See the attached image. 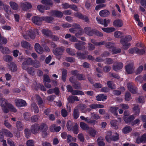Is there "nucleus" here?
<instances>
[{
  "mask_svg": "<svg viewBox=\"0 0 146 146\" xmlns=\"http://www.w3.org/2000/svg\"><path fill=\"white\" fill-rule=\"evenodd\" d=\"M21 44L23 48L31 50L33 47L29 42L26 41H23L21 42Z\"/></svg>",
  "mask_w": 146,
  "mask_h": 146,
  "instance_id": "obj_17",
  "label": "nucleus"
},
{
  "mask_svg": "<svg viewBox=\"0 0 146 146\" xmlns=\"http://www.w3.org/2000/svg\"><path fill=\"white\" fill-rule=\"evenodd\" d=\"M96 131L93 128L90 129L89 130V133L90 135L93 137H95L96 133Z\"/></svg>",
  "mask_w": 146,
  "mask_h": 146,
  "instance_id": "obj_53",
  "label": "nucleus"
},
{
  "mask_svg": "<svg viewBox=\"0 0 146 146\" xmlns=\"http://www.w3.org/2000/svg\"><path fill=\"white\" fill-rule=\"evenodd\" d=\"M8 102L6 99L3 98H0V106L1 107L3 112L5 113H7L9 112L8 109L7 108L8 107V105L10 104Z\"/></svg>",
  "mask_w": 146,
  "mask_h": 146,
  "instance_id": "obj_4",
  "label": "nucleus"
},
{
  "mask_svg": "<svg viewBox=\"0 0 146 146\" xmlns=\"http://www.w3.org/2000/svg\"><path fill=\"white\" fill-rule=\"evenodd\" d=\"M123 66V64L120 62H117L114 63L113 66V69L115 71L121 69Z\"/></svg>",
  "mask_w": 146,
  "mask_h": 146,
  "instance_id": "obj_11",
  "label": "nucleus"
},
{
  "mask_svg": "<svg viewBox=\"0 0 146 146\" xmlns=\"http://www.w3.org/2000/svg\"><path fill=\"white\" fill-rule=\"evenodd\" d=\"M90 108L93 109H96L97 108H103L104 106L100 104H92L89 105Z\"/></svg>",
  "mask_w": 146,
  "mask_h": 146,
  "instance_id": "obj_25",
  "label": "nucleus"
},
{
  "mask_svg": "<svg viewBox=\"0 0 146 146\" xmlns=\"http://www.w3.org/2000/svg\"><path fill=\"white\" fill-rule=\"evenodd\" d=\"M74 47L78 50H81L85 48V46H82L78 42V43L75 44Z\"/></svg>",
  "mask_w": 146,
  "mask_h": 146,
  "instance_id": "obj_45",
  "label": "nucleus"
},
{
  "mask_svg": "<svg viewBox=\"0 0 146 146\" xmlns=\"http://www.w3.org/2000/svg\"><path fill=\"white\" fill-rule=\"evenodd\" d=\"M33 22L38 25H40L42 23V21H43L42 17L35 16L33 17L32 19Z\"/></svg>",
  "mask_w": 146,
  "mask_h": 146,
  "instance_id": "obj_8",
  "label": "nucleus"
},
{
  "mask_svg": "<svg viewBox=\"0 0 146 146\" xmlns=\"http://www.w3.org/2000/svg\"><path fill=\"white\" fill-rule=\"evenodd\" d=\"M94 30L91 29L90 27H86L84 28V31L87 35L92 36L94 34Z\"/></svg>",
  "mask_w": 146,
  "mask_h": 146,
  "instance_id": "obj_16",
  "label": "nucleus"
},
{
  "mask_svg": "<svg viewBox=\"0 0 146 146\" xmlns=\"http://www.w3.org/2000/svg\"><path fill=\"white\" fill-rule=\"evenodd\" d=\"M9 68L13 71H16L17 69V67L15 63L12 62L10 63L9 65Z\"/></svg>",
  "mask_w": 146,
  "mask_h": 146,
  "instance_id": "obj_39",
  "label": "nucleus"
},
{
  "mask_svg": "<svg viewBox=\"0 0 146 146\" xmlns=\"http://www.w3.org/2000/svg\"><path fill=\"white\" fill-rule=\"evenodd\" d=\"M138 144L141 143H146V134H144L141 137H138L136 139V142Z\"/></svg>",
  "mask_w": 146,
  "mask_h": 146,
  "instance_id": "obj_14",
  "label": "nucleus"
},
{
  "mask_svg": "<svg viewBox=\"0 0 146 146\" xmlns=\"http://www.w3.org/2000/svg\"><path fill=\"white\" fill-rule=\"evenodd\" d=\"M39 131L41 130L42 131H46L48 129L47 125L44 123H42L40 125H39Z\"/></svg>",
  "mask_w": 146,
  "mask_h": 146,
  "instance_id": "obj_28",
  "label": "nucleus"
},
{
  "mask_svg": "<svg viewBox=\"0 0 146 146\" xmlns=\"http://www.w3.org/2000/svg\"><path fill=\"white\" fill-rule=\"evenodd\" d=\"M3 60L7 62H10L13 60L12 57L9 55H5L3 57Z\"/></svg>",
  "mask_w": 146,
  "mask_h": 146,
  "instance_id": "obj_55",
  "label": "nucleus"
},
{
  "mask_svg": "<svg viewBox=\"0 0 146 146\" xmlns=\"http://www.w3.org/2000/svg\"><path fill=\"white\" fill-rule=\"evenodd\" d=\"M119 108L116 107H110L109 110L113 114L116 116L118 115L117 110Z\"/></svg>",
  "mask_w": 146,
  "mask_h": 146,
  "instance_id": "obj_31",
  "label": "nucleus"
},
{
  "mask_svg": "<svg viewBox=\"0 0 146 146\" xmlns=\"http://www.w3.org/2000/svg\"><path fill=\"white\" fill-rule=\"evenodd\" d=\"M33 66L36 68H39L40 66V62L37 60H35L34 62H33Z\"/></svg>",
  "mask_w": 146,
  "mask_h": 146,
  "instance_id": "obj_63",
  "label": "nucleus"
},
{
  "mask_svg": "<svg viewBox=\"0 0 146 146\" xmlns=\"http://www.w3.org/2000/svg\"><path fill=\"white\" fill-rule=\"evenodd\" d=\"M132 130V128L130 126H126L122 129V132L124 133H128Z\"/></svg>",
  "mask_w": 146,
  "mask_h": 146,
  "instance_id": "obj_42",
  "label": "nucleus"
},
{
  "mask_svg": "<svg viewBox=\"0 0 146 146\" xmlns=\"http://www.w3.org/2000/svg\"><path fill=\"white\" fill-rule=\"evenodd\" d=\"M8 107L7 108L9 109L10 110L14 112H16L17 111V109L15 108L11 104L8 105Z\"/></svg>",
  "mask_w": 146,
  "mask_h": 146,
  "instance_id": "obj_62",
  "label": "nucleus"
},
{
  "mask_svg": "<svg viewBox=\"0 0 146 146\" xmlns=\"http://www.w3.org/2000/svg\"><path fill=\"white\" fill-rule=\"evenodd\" d=\"M3 131L6 136L10 137H13V135L9 131L6 129H3Z\"/></svg>",
  "mask_w": 146,
  "mask_h": 146,
  "instance_id": "obj_47",
  "label": "nucleus"
},
{
  "mask_svg": "<svg viewBox=\"0 0 146 146\" xmlns=\"http://www.w3.org/2000/svg\"><path fill=\"white\" fill-rule=\"evenodd\" d=\"M125 68L127 74H130L133 73L134 71V67L133 62L126 65Z\"/></svg>",
  "mask_w": 146,
  "mask_h": 146,
  "instance_id": "obj_7",
  "label": "nucleus"
},
{
  "mask_svg": "<svg viewBox=\"0 0 146 146\" xmlns=\"http://www.w3.org/2000/svg\"><path fill=\"white\" fill-rule=\"evenodd\" d=\"M24 118L25 120L29 121L31 119V114L28 112H26L23 114Z\"/></svg>",
  "mask_w": 146,
  "mask_h": 146,
  "instance_id": "obj_57",
  "label": "nucleus"
},
{
  "mask_svg": "<svg viewBox=\"0 0 146 146\" xmlns=\"http://www.w3.org/2000/svg\"><path fill=\"white\" fill-rule=\"evenodd\" d=\"M64 50V49L63 47H58L53 50V52L55 55L58 56L62 55Z\"/></svg>",
  "mask_w": 146,
  "mask_h": 146,
  "instance_id": "obj_10",
  "label": "nucleus"
},
{
  "mask_svg": "<svg viewBox=\"0 0 146 146\" xmlns=\"http://www.w3.org/2000/svg\"><path fill=\"white\" fill-rule=\"evenodd\" d=\"M38 9L41 12L43 13L44 10H49L50 7L48 6H44L42 5H38L37 6Z\"/></svg>",
  "mask_w": 146,
  "mask_h": 146,
  "instance_id": "obj_19",
  "label": "nucleus"
},
{
  "mask_svg": "<svg viewBox=\"0 0 146 146\" xmlns=\"http://www.w3.org/2000/svg\"><path fill=\"white\" fill-rule=\"evenodd\" d=\"M131 99V94L129 92L126 93L125 95V100L126 101H128Z\"/></svg>",
  "mask_w": 146,
  "mask_h": 146,
  "instance_id": "obj_60",
  "label": "nucleus"
},
{
  "mask_svg": "<svg viewBox=\"0 0 146 146\" xmlns=\"http://www.w3.org/2000/svg\"><path fill=\"white\" fill-rule=\"evenodd\" d=\"M135 117L133 115L124 117L123 118L125 122L127 123H130L134 119Z\"/></svg>",
  "mask_w": 146,
  "mask_h": 146,
  "instance_id": "obj_23",
  "label": "nucleus"
},
{
  "mask_svg": "<svg viewBox=\"0 0 146 146\" xmlns=\"http://www.w3.org/2000/svg\"><path fill=\"white\" fill-rule=\"evenodd\" d=\"M136 53L139 54V55H142L144 54L146 52V48H143L141 49H139L138 48L136 47Z\"/></svg>",
  "mask_w": 146,
  "mask_h": 146,
  "instance_id": "obj_27",
  "label": "nucleus"
},
{
  "mask_svg": "<svg viewBox=\"0 0 146 146\" xmlns=\"http://www.w3.org/2000/svg\"><path fill=\"white\" fill-rule=\"evenodd\" d=\"M105 60V63L108 64H111L113 62V61L112 59L110 58H106Z\"/></svg>",
  "mask_w": 146,
  "mask_h": 146,
  "instance_id": "obj_64",
  "label": "nucleus"
},
{
  "mask_svg": "<svg viewBox=\"0 0 146 146\" xmlns=\"http://www.w3.org/2000/svg\"><path fill=\"white\" fill-rule=\"evenodd\" d=\"M73 125L74 123H73L71 121H68L66 124V126L68 130L70 131H72Z\"/></svg>",
  "mask_w": 146,
  "mask_h": 146,
  "instance_id": "obj_34",
  "label": "nucleus"
},
{
  "mask_svg": "<svg viewBox=\"0 0 146 146\" xmlns=\"http://www.w3.org/2000/svg\"><path fill=\"white\" fill-rule=\"evenodd\" d=\"M42 32L44 35L49 37L52 33L50 31L46 29L42 30Z\"/></svg>",
  "mask_w": 146,
  "mask_h": 146,
  "instance_id": "obj_35",
  "label": "nucleus"
},
{
  "mask_svg": "<svg viewBox=\"0 0 146 146\" xmlns=\"http://www.w3.org/2000/svg\"><path fill=\"white\" fill-rule=\"evenodd\" d=\"M127 87L128 90L132 93L133 94H136L137 93V88L133 83H128L127 84Z\"/></svg>",
  "mask_w": 146,
  "mask_h": 146,
  "instance_id": "obj_6",
  "label": "nucleus"
},
{
  "mask_svg": "<svg viewBox=\"0 0 146 146\" xmlns=\"http://www.w3.org/2000/svg\"><path fill=\"white\" fill-rule=\"evenodd\" d=\"M119 137V135L117 133H114L113 135H112V132L109 131L107 132V135L106 136L105 139L106 140L109 142L110 140L113 141H117Z\"/></svg>",
  "mask_w": 146,
  "mask_h": 146,
  "instance_id": "obj_2",
  "label": "nucleus"
},
{
  "mask_svg": "<svg viewBox=\"0 0 146 146\" xmlns=\"http://www.w3.org/2000/svg\"><path fill=\"white\" fill-rule=\"evenodd\" d=\"M61 129L60 126L56 127L55 124H53L50 127V130L52 132H58Z\"/></svg>",
  "mask_w": 146,
  "mask_h": 146,
  "instance_id": "obj_22",
  "label": "nucleus"
},
{
  "mask_svg": "<svg viewBox=\"0 0 146 146\" xmlns=\"http://www.w3.org/2000/svg\"><path fill=\"white\" fill-rule=\"evenodd\" d=\"M110 13L108 10L105 9L100 11L99 14L102 17H106L110 15Z\"/></svg>",
  "mask_w": 146,
  "mask_h": 146,
  "instance_id": "obj_24",
  "label": "nucleus"
},
{
  "mask_svg": "<svg viewBox=\"0 0 146 146\" xmlns=\"http://www.w3.org/2000/svg\"><path fill=\"white\" fill-rule=\"evenodd\" d=\"M21 6L22 9L24 11H26L32 7L30 3L26 2L21 3Z\"/></svg>",
  "mask_w": 146,
  "mask_h": 146,
  "instance_id": "obj_15",
  "label": "nucleus"
},
{
  "mask_svg": "<svg viewBox=\"0 0 146 146\" xmlns=\"http://www.w3.org/2000/svg\"><path fill=\"white\" fill-rule=\"evenodd\" d=\"M42 19L43 21H44L48 23H50L52 21L53 19L54 18L52 17H42Z\"/></svg>",
  "mask_w": 146,
  "mask_h": 146,
  "instance_id": "obj_44",
  "label": "nucleus"
},
{
  "mask_svg": "<svg viewBox=\"0 0 146 146\" xmlns=\"http://www.w3.org/2000/svg\"><path fill=\"white\" fill-rule=\"evenodd\" d=\"M114 35L116 38H120L122 37L123 33L120 31H116L114 33Z\"/></svg>",
  "mask_w": 146,
  "mask_h": 146,
  "instance_id": "obj_59",
  "label": "nucleus"
},
{
  "mask_svg": "<svg viewBox=\"0 0 146 146\" xmlns=\"http://www.w3.org/2000/svg\"><path fill=\"white\" fill-rule=\"evenodd\" d=\"M110 123L111 126L114 128V129H118V121L115 120H113L110 122Z\"/></svg>",
  "mask_w": 146,
  "mask_h": 146,
  "instance_id": "obj_29",
  "label": "nucleus"
},
{
  "mask_svg": "<svg viewBox=\"0 0 146 146\" xmlns=\"http://www.w3.org/2000/svg\"><path fill=\"white\" fill-rule=\"evenodd\" d=\"M67 74V70L66 69H63L62 72V79L64 82H65L66 81Z\"/></svg>",
  "mask_w": 146,
  "mask_h": 146,
  "instance_id": "obj_46",
  "label": "nucleus"
},
{
  "mask_svg": "<svg viewBox=\"0 0 146 146\" xmlns=\"http://www.w3.org/2000/svg\"><path fill=\"white\" fill-rule=\"evenodd\" d=\"M132 40V37L130 35H127L124 38L121 39L120 42L122 45L123 48L125 50L127 49L131 45L130 43L127 42Z\"/></svg>",
  "mask_w": 146,
  "mask_h": 146,
  "instance_id": "obj_1",
  "label": "nucleus"
},
{
  "mask_svg": "<svg viewBox=\"0 0 146 146\" xmlns=\"http://www.w3.org/2000/svg\"><path fill=\"white\" fill-rule=\"evenodd\" d=\"M72 86L75 89L79 90L81 88V84L79 82L76 81L72 84Z\"/></svg>",
  "mask_w": 146,
  "mask_h": 146,
  "instance_id": "obj_38",
  "label": "nucleus"
},
{
  "mask_svg": "<svg viewBox=\"0 0 146 146\" xmlns=\"http://www.w3.org/2000/svg\"><path fill=\"white\" fill-rule=\"evenodd\" d=\"M2 53L4 54H9L10 52V51L8 48L7 47L2 46L0 50Z\"/></svg>",
  "mask_w": 146,
  "mask_h": 146,
  "instance_id": "obj_48",
  "label": "nucleus"
},
{
  "mask_svg": "<svg viewBox=\"0 0 146 146\" xmlns=\"http://www.w3.org/2000/svg\"><path fill=\"white\" fill-rule=\"evenodd\" d=\"M80 112L78 108H74L73 111V117L75 119H77L79 117Z\"/></svg>",
  "mask_w": 146,
  "mask_h": 146,
  "instance_id": "obj_36",
  "label": "nucleus"
},
{
  "mask_svg": "<svg viewBox=\"0 0 146 146\" xmlns=\"http://www.w3.org/2000/svg\"><path fill=\"white\" fill-rule=\"evenodd\" d=\"M16 127L19 131H22L23 129L24 125L22 122L18 121L16 122Z\"/></svg>",
  "mask_w": 146,
  "mask_h": 146,
  "instance_id": "obj_30",
  "label": "nucleus"
},
{
  "mask_svg": "<svg viewBox=\"0 0 146 146\" xmlns=\"http://www.w3.org/2000/svg\"><path fill=\"white\" fill-rule=\"evenodd\" d=\"M33 60L31 58L28 57L25 58L22 64V68L24 70L27 68L28 66L33 65Z\"/></svg>",
  "mask_w": 146,
  "mask_h": 146,
  "instance_id": "obj_5",
  "label": "nucleus"
},
{
  "mask_svg": "<svg viewBox=\"0 0 146 146\" xmlns=\"http://www.w3.org/2000/svg\"><path fill=\"white\" fill-rule=\"evenodd\" d=\"M42 3L47 5L46 6H48L52 7L53 5V1L51 0H42L41 1Z\"/></svg>",
  "mask_w": 146,
  "mask_h": 146,
  "instance_id": "obj_26",
  "label": "nucleus"
},
{
  "mask_svg": "<svg viewBox=\"0 0 146 146\" xmlns=\"http://www.w3.org/2000/svg\"><path fill=\"white\" fill-rule=\"evenodd\" d=\"M80 127L82 130L86 131L89 129V128L88 125L84 122H80Z\"/></svg>",
  "mask_w": 146,
  "mask_h": 146,
  "instance_id": "obj_33",
  "label": "nucleus"
},
{
  "mask_svg": "<svg viewBox=\"0 0 146 146\" xmlns=\"http://www.w3.org/2000/svg\"><path fill=\"white\" fill-rule=\"evenodd\" d=\"M31 109L32 111H33L35 113H37L39 112L38 108L36 104L33 103L31 105Z\"/></svg>",
  "mask_w": 146,
  "mask_h": 146,
  "instance_id": "obj_20",
  "label": "nucleus"
},
{
  "mask_svg": "<svg viewBox=\"0 0 146 146\" xmlns=\"http://www.w3.org/2000/svg\"><path fill=\"white\" fill-rule=\"evenodd\" d=\"M22 35L24 38L27 40L29 39L30 38L34 39L35 38V33L31 29L27 31L25 30L23 32Z\"/></svg>",
  "mask_w": 146,
  "mask_h": 146,
  "instance_id": "obj_3",
  "label": "nucleus"
},
{
  "mask_svg": "<svg viewBox=\"0 0 146 146\" xmlns=\"http://www.w3.org/2000/svg\"><path fill=\"white\" fill-rule=\"evenodd\" d=\"M36 98L38 106L40 105L41 104H43V101L42 100L41 98L39 96L36 95Z\"/></svg>",
  "mask_w": 146,
  "mask_h": 146,
  "instance_id": "obj_56",
  "label": "nucleus"
},
{
  "mask_svg": "<svg viewBox=\"0 0 146 146\" xmlns=\"http://www.w3.org/2000/svg\"><path fill=\"white\" fill-rule=\"evenodd\" d=\"M134 114L137 115L140 112V109L138 106H135L133 108Z\"/></svg>",
  "mask_w": 146,
  "mask_h": 146,
  "instance_id": "obj_52",
  "label": "nucleus"
},
{
  "mask_svg": "<svg viewBox=\"0 0 146 146\" xmlns=\"http://www.w3.org/2000/svg\"><path fill=\"white\" fill-rule=\"evenodd\" d=\"M96 100L98 101H104L106 99L107 97L103 94H99L96 96Z\"/></svg>",
  "mask_w": 146,
  "mask_h": 146,
  "instance_id": "obj_32",
  "label": "nucleus"
},
{
  "mask_svg": "<svg viewBox=\"0 0 146 146\" xmlns=\"http://www.w3.org/2000/svg\"><path fill=\"white\" fill-rule=\"evenodd\" d=\"M102 30L104 32L106 33H111L114 31L115 29L113 27L102 28Z\"/></svg>",
  "mask_w": 146,
  "mask_h": 146,
  "instance_id": "obj_37",
  "label": "nucleus"
},
{
  "mask_svg": "<svg viewBox=\"0 0 146 146\" xmlns=\"http://www.w3.org/2000/svg\"><path fill=\"white\" fill-rule=\"evenodd\" d=\"M77 80H84L86 79L85 76L82 74H79L76 76Z\"/></svg>",
  "mask_w": 146,
  "mask_h": 146,
  "instance_id": "obj_41",
  "label": "nucleus"
},
{
  "mask_svg": "<svg viewBox=\"0 0 146 146\" xmlns=\"http://www.w3.org/2000/svg\"><path fill=\"white\" fill-rule=\"evenodd\" d=\"M24 132L25 137L28 138L31 135V130H30L28 128H26L24 130Z\"/></svg>",
  "mask_w": 146,
  "mask_h": 146,
  "instance_id": "obj_58",
  "label": "nucleus"
},
{
  "mask_svg": "<svg viewBox=\"0 0 146 146\" xmlns=\"http://www.w3.org/2000/svg\"><path fill=\"white\" fill-rule=\"evenodd\" d=\"M25 70H27V72L30 74L33 75L35 72V69L32 67H27V68Z\"/></svg>",
  "mask_w": 146,
  "mask_h": 146,
  "instance_id": "obj_50",
  "label": "nucleus"
},
{
  "mask_svg": "<svg viewBox=\"0 0 146 146\" xmlns=\"http://www.w3.org/2000/svg\"><path fill=\"white\" fill-rule=\"evenodd\" d=\"M123 24V21L120 19H117L114 20L113 23L114 26L118 27H121Z\"/></svg>",
  "mask_w": 146,
  "mask_h": 146,
  "instance_id": "obj_21",
  "label": "nucleus"
},
{
  "mask_svg": "<svg viewBox=\"0 0 146 146\" xmlns=\"http://www.w3.org/2000/svg\"><path fill=\"white\" fill-rule=\"evenodd\" d=\"M39 124L35 123L31 126V131L32 133L34 134H36L39 131Z\"/></svg>",
  "mask_w": 146,
  "mask_h": 146,
  "instance_id": "obj_9",
  "label": "nucleus"
},
{
  "mask_svg": "<svg viewBox=\"0 0 146 146\" xmlns=\"http://www.w3.org/2000/svg\"><path fill=\"white\" fill-rule=\"evenodd\" d=\"M15 102L16 106L18 107L25 106L27 105L26 102L23 100H16Z\"/></svg>",
  "mask_w": 146,
  "mask_h": 146,
  "instance_id": "obj_12",
  "label": "nucleus"
},
{
  "mask_svg": "<svg viewBox=\"0 0 146 146\" xmlns=\"http://www.w3.org/2000/svg\"><path fill=\"white\" fill-rule=\"evenodd\" d=\"M50 14L52 16L59 18H61L63 16L62 13L59 11H50Z\"/></svg>",
  "mask_w": 146,
  "mask_h": 146,
  "instance_id": "obj_13",
  "label": "nucleus"
},
{
  "mask_svg": "<svg viewBox=\"0 0 146 146\" xmlns=\"http://www.w3.org/2000/svg\"><path fill=\"white\" fill-rule=\"evenodd\" d=\"M91 118L95 119H100V116L98 114L95 113H90Z\"/></svg>",
  "mask_w": 146,
  "mask_h": 146,
  "instance_id": "obj_49",
  "label": "nucleus"
},
{
  "mask_svg": "<svg viewBox=\"0 0 146 146\" xmlns=\"http://www.w3.org/2000/svg\"><path fill=\"white\" fill-rule=\"evenodd\" d=\"M112 51L113 54H116L120 52L121 50L120 48H116L113 46L112 48Z\"/></svg>",
  "mask_w": 146,
  "mask_h": 146,
  "instance_id": "obj_61",
  "label": "nucleus"
},
{
  "mask_svg": "<svg viewBox=\"0 0 146 146\" xmlns=\"http://www.w3.org/2000/svg\"><path fill=\"white\" fill-rule=\"evenodd\" d=\"M35 48L36 51L40 54H42L44 50L43 48L38 43H36L35 45Z\"/></svg>",
  "mask_w": 146,
  "mask_h": 146,
  "instance_id": "obj_18",
  "label": "nucleus"
},
{
  "mask_svg": "<svg viewBox=\"0 0 146 146\" xmlns=\"http://www.w3.org/2000/svg\"><path fill=\"white\" fill-rule=\"evenodd\" d=\"M9 5L13 9L16 10L18 9V5L15 2L13 1H10L9 2Z\"/></svg>",
  "mask_w": 146,
  "mask_h": 146,
  "instance_id": "obj_43",
  "label": "nucleus"
},
{
  "mask_svg": "<svg viewBox=\"0 0 146 146\" xmlns=\"http://www.w3.org/2000/svg\"><path fill=\"white\" fill-rule=\"evenodd\" d=\"M66 52L70 55L72 56L75 55V50L73 49L68 48L66 50Z\"/></svg>",
  "mask_w": 146,
  "mask_h": 146,
  "instance_id": "obj_40",
  "label": "nucleus"
},
{
  "mask_svg": "<svg viewBox=\"0 0 146 146\" xmlns=\"http://www.w3.org/2000/svg\"><path fill=\"white\" fill-rule=\"evenodd\" d=\"M30 119L32 122H36L38 120V116L37 115H33L31 117Z\"/></svg>",
  "mask_w": 146,
  "mask_h": 146,
  "instance_id": "obj_51",
  "label": "nucleus"
},
{
  "mask_svg": "<svg viewBox=\"0 0 146 146\" xmlns=\"http://www.w3.org/2000/svg\"><path fill=\"white\" fill-rule=\"evenodd\" d=\"M77 57L81 59H84L86 58L85 54L81 52H78L76 53Z\"/></svg>",
  "mask_w": 146,
  "mask_h": 146,
  "instance_id": "obj_54",
  "label": "nucleus"
}]
</instances>
